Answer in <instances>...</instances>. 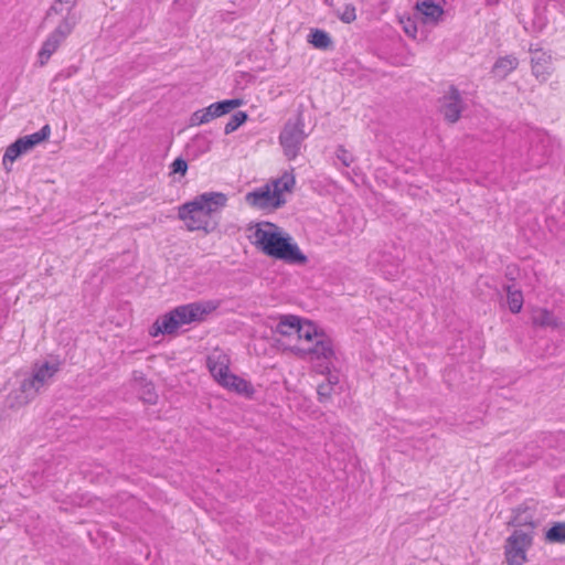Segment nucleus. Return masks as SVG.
Instances as JSON below:
<instances>
[{"label":"nucleus","instance_id":"30","mask_svg":"<svg viewBox=\"0 0 565 565\" xmlns=\"http://www.w3.org/2000/svg\"><path fill=\"white\" fill-rule=\"evenodd\" d=\"M53 14L62 15V19H63L64 15L67 14V9H65V4L62 2H58V0H55L53 2V4L49 8V10L46 11L44 21L50 20Z\"/></svg>","mask_w":565,"mask_h":565},{"label":"nucleus","instance_id":"35","mask_svg":"<svg viewBox=\"0 0 565 565\" xmlns=\"http://www.w3.org/2000/svg\"><path fill=\"white\" fill-rule=\"evenodd\" d=\"M201 116H202V113H199V110L194 111L191 116L190 125L199 126V125L205 124V121H201V119H202Z\"/></svg>","mask_w":565,"mask_h":565},{"label":"nucleus","instance_id":"2","mask_svg":"<svg viewBox=\"0 0 565 565\" xmlns=\"http://www.w3.org/2000/svg\"><path fill=\"white\" fill-rule=\"evenodd\" d=\"M247 231L250 243L264 255L275 259L284 260L287 264L305 265L308 257L292 242L291 236L284 232L278 225L263 221L249 223Z\"/></svg>","mask_w":565,"mask_h":565},{"label":"nucleus","instance_id":"32","mask_svg":"<svg viewBox=\"0 0 565 565\" xmlns=\"http://www.w3.org/2000/svg\"><path fill=\"white\" fill-rule=\"evenodd\" d=\"M337 158L343 163V166L349 167L352 162V156L348 150L344 149L343 146H339L337 149Z\"/></svg>","mask_w":565,"mask_h":565},{"label":"nucleus","instance_id":"7","mask_svg":"<svg viewBox=\"0 0 565 565\" xmlns=\"http://www.w3.org/2000/svg\"><path fill=\"white\" fill-rule=\"evenodd\" d=\"M245 202L258 210L275 211L286 204L284 194L279 190H273L269 183L246 193Z\"/></svg>","mask_w":565,"mask_h":565},{"label":"nucleus","instance_id":"27","mask_svg":"<svg viewBox=\"0 0 565 565\" xmlns=\"http://www.w3.org/2000/svg\"><path fill=\"white\" fill-rule=\"evenodd\" d=\"M545 539L551 543H565V523L554 524L545 534Z\"/></svg>","mask_w":565,"mask_h":565},{"label":"nucleus","instance_id":"39","mask_svg":"<svg viewBox=\"0 0 565 565\" xmlns=\"http://www.w3.org/2000/svg\"><path fill=\"white\" fill-rule=\"evenodd\" d=\"M487 6H494L499 2V0H484Z\"/></svg>","mask_w":565,"mask_h":565},{"label":"nucleus","instance_id":"3","mask_svg":"<svg viewBox=\"0 0 565 565\" xmlns=\"http://www.w3.org/2000/svg\"><path fill=\"white\" fill-rule=\"evenodd\" d=\"M223 192H204L178 207V217L190 232L211 234L218 230L221 212L227 204Z\"/></svg>","mask_w":565,"mask_h":565},{"label":"nucleus","instance_id":"34","mask_svg":"<svg viewBox=\"0 0 565 565\" xmlns=\"http://www.w3.org/2000/svg\"><path fill=\"white\" fill-rule=\"evenodd\" d=\"M199 113H202L201 121H205V124L215 118L213 111L210 110V106H207L206 108L199 109Z\"/></svg>","mask_w":565,"mask_h":565},{"label":"nucleus","instance_id":"1","mask_svg":"<svg viewBox=\"0 0 565 565\" xmlns=\"http://www.w3.org/2000/svg\"><path fill=\"white\" fill-rule=\"evenodd\" d=\"M276 332L278 341L294 351L310 353L329 362L335 358L331 340L312 320H279Z\"/></svg>","mask_w":565,"mask_h":565},{"label":"nucleus","instance_id":"13","mask_svg":"<svg viewBox=\"0 0 565 565\" xmlns=\"http://www.w3.org/2000/svg\"><path fill=\"white\" fill-rule=\"evenodd\" d=\"M60 369V362L56 361L54 363L45 362L41 366H39L32 376V379L23 384V388L26 390L28 386L34 387L39 390L42 385L46 383L50 379H52L55 373Z\"/></svg>","mask_w":565,"mask_h":565},{"label":"nucleus","instance_id":"12","mask_svg":"<svg viewBox=\"0 0 565 565\" xmlns=\"http://www.w3.org/2000/svg\"><path fill=\"white\" fill-rule=\"evenodd\" d=\"M218 385L230 392H234V393L242 395L246 398H252L255 394V388L249 381H247L232 372L228 373L227 376L225 377V380H223L221 383H218Z\"/></svg>","mask_w":565,"mask_h":565},{"label":"nucleus","instance_id":"9","mask_svg":"<svg viewBox=\"0 0 565 565\" xmlns=\"http://www.w3.org/2000/svg\"><path fill=\"white\" fill-rule=\"evenodd\" d=\"M220 303V300L194 301L178 306L157 318H202L214 312Z\"/></svg>","mask_w":565,"mask_h":565},{"label":"nucleus","instance_id":"37","mask_svg":"<svg viewBox=\"0 0 565 565\" xmlns=\"http://www.w3.org/2000/svg\"><path fill=\"white\" fill-rule=\"evenodd\" d=\"M156 394L153 392V387L150 385L149 390H148V396L147 397H143V399L148 403H154L156 402Z\"/></svg>","mask_w":565,"mask_h":565},{"label":"nucleus","instance_id":"16","mask_svg":"<svg viewBox=\"0 0 565 565\" xmlns=\"http://www.w3.org/2000/svg\"><path fill=\"white\" fill-rule=\"evenodd\" d=\"M519 65V60L510 54L499 57L491 68V73L494 77L504 79L510 73H512Z\"/></svg>","mask_w":565,"mask_h":565},{"label":"nucleus","instance_id":"14","mask_svg":"<svg viewBox=\"0 0 565 565\" xmlns=\"http://www.w3.org/2000/svg\"><path fill=\"white\" fill-rule=\"evenodd\" d=\"M415 9L424 23H437L444 14V8L435 0H417Z\"/></svg>","mask_w":565,"mask_h":565},{"label":"nucleus","instance_id":"6","mask_svg":"<svg viewBox=\"0 0 565 565\" xmlns=\"http://www.w3.org/2000/svg\"><path fill=\"white\" fill-rule=\"evenodd\" d=\"M533 543V524L529 531L515 530L507 540L505 559L508 565H523L526 561V551Z\"/></svg>","mask_w":565,"mask_h":565},{"label":"nucleus","instance_id":"29","mask_svg":"<svg viewBox=\"0 0 565 565\" xmlns=\"http://www.w3.org/2000/svg\"><path fill=\"white\" fill-rule=\"evenodd\" d=\"M338 18L344 23H351L356 19L355 7L351 3L344 6L342 12L337 13Z\"/></svg>","mask_w":565,"mask_h":565},{"label":"nucleus","instance_id":"24","mask_svg":"<svg viewBox=\"0 0 565 565\" xmlns=\"http://www.w3.org/2000/svg\"><path fill=\"white\" fill-rule=\"evenodd\" d=\"M172 12L179 14V19L188 21L194 12L193 3L189 0H175L172 4Z\"/></svg>","mask_w":565,"mask_h":565},{"label":"nucleus","instance_id":"21","mask_svg":"<svg viewBox=\"0 0 565 565\" xmlns=\"http://www.w3.org/2000/svg\"><path fill=\"white\" fill-rule=\"evenodd\" d=\"M507 305L511 313H519L523 306L522 291L515 289L513 286L507 287Z\"/></svg>","mask_w":565,"mask_h":565},{"label":"nucleus","instance_id":"40","mask_svg":"<svg viewBox=\"0 0 565 565\" xmlns=\"http://www.w3.org/2000/svg\"><path fill=\"white\" fill-rule=\"evenodd\" d=\"M547 315H548V311L545 310L541 318H548Z\"/></svg>","mask_w":565,"mask_h":565},{"label":"nucleus","instance_id":"36","mask_svg":"<svg viewBox=\"0 0 565 565\" xmlns=\"http://www.w3.org/2000/svg\"><path fill=\"white\" fill-rule=\"evenodd\" d=\"M544 4L542 7V12L546 14L548 7L552 4L553 8H557L558 0H543Z\"/></svg>","mask_w":565,"mask_h":565},{"label":"nucleus","instance_id":"15","mask_svg":"<svg viewBox=\"0 0 565 565\" xmlns=\"http://www.w3.org/2000/svg\"><path fill=\"white\" fill-rule=\"evenodd\" d=\"M548 140L541 138L539 141L533 142L529 149V158L532 166L540 168L547 162L550 156Z\"/></svg>","mask_w":565,"mask_h":565},{"label":"nucleus","instance_id":"38","mask_svg":"<svg viewBox=\"0 0 565 565\" xmlns=\"http://www.w3.org/2000/svg\"><path fill=\"white\" fill-rule=\"evenodd\" d=\"M276 318H288V319H291V318H300V317L296 316V315H279Z\"/></svg>","mask_w":565,"mask_h":565},{"label":"nucleus","instance_id":"19","mask_svg":"<svg viewBox=\"0 0 565 565\" xmlns=\"http://www.w3.org/2000/svg\"><path fill=\"white\" fill-rule=\"evenodd\" d=\"M551 56L541 50H535L532 53L531 65L532 72L536 77L547 75L550 68Z\"/></svg>","mask_w":565,"mask_h":565},{"label":"nucleus","instance_id":"18","mask_svg":"<svg viewBox=\"0 0 565 565\" xmlns=\"http://www.w3.org/2000/svg\"><path fill=\"white\" fill-rule=\"evenodd\" d=\"M308 43L318 50H330L333 47V41L330 34L322 29H311L307 36Z\"/></svg>","mask_w":565,"mask_h":565},{"label":"nucleus","instance_id":"28","mask_svg":"<svg viewBox=\"0 0 565 565\" xmlns=\"http://www.w3.org/2000/svg\"><path fill=\"white\" fill-rule=\"evenodd\" d=\"M58 2H62L65 4V9H67V14L64 15L62 21H65L66 19L74 20V26L79 22L81 20V13L76 10V2L77 0H58Z\"/></svg>","mask_w":565,"mask_h":565},{"label":"nucleus","instance_id":"10","mask_svg":"<svg viewBox=\"0 0 565 565\" xmlns=\"http://www.w3.org/2000/svg\"><path fill=\"white\" fill-rule=\"evenodd\" d=\"M439 111L449 124L457 122L465 109L461 93L457 86L450 85L448 92L439 98Z\"/></svg>","mask_w":565,"mask_h":565},{"label":"nucleus","instance_id":"22","mask_svg":"<svg viewBox=\"0 0 565 565\" xmlns=\"http://www.w3.org/2000/svg\"><path fill=\"white\" fill-rule=\"evenodd\" d=\"M339 384V377L337 375H329L326 382L319 384L317 393L320 402L330 399L334 393L335 387Z\"/></svg>","mask_w":565,"mask_h":565},{"label":"nucleus","instance_id":"4","mask_svg":"<svg viewBox=\"0 0 565 565\" xmlns=\"http://www.w3.org/2000/svg\"><path fill=\"white\" fill-rule=\"evenodd\" d=\"M308 136L309 132L305 131L303 109L299 108L296 114L285 122L278 137L284 156L288 160H295L300 154L301 146Z\"/></svg>","mask_w":565,"mask_h":565},{"label":"nucleus","instance_id":"11","mask_svg":"<svg viewBox=\"0 0 565 565\" xmlns=\"http://www.w3.org/2000/svg\"><path fill=\"white\" fill-rule=\"evenodd\" d=\"M230 365L231 359L228 354L217 349L206 359V366L217 384L225 380L227 374L231 373Z\"/></svg>","mask_w":565,"mask_h":565},{"label":"nucleus","instance_id":"23","mask_svg":"<svg viewBox=\"0 0 565 565\" xmlns=\"http://www.w3.org/2000/svg\"><path fill=\"white\" fill-rule=\"evenodd\" d=\"M543 4H544L543 0L535 1L534 17H533L532 24H531L533 32H537V33L542 32L548 23V19L546 17V14L544 12H542Z\"/></svg>","mask_w":565,"mask_h":565},{"label":"nucleus","instance_id":"25","mask_svg":"<svg viewBox=\"0 0 565 565\" xmlns=\"http://www.w3.org/2000/svg\"><path fill=\"white\" fill-rule=\"evenodd\" d=\"M295 175L289 172H285L280 178L273 181V190H279L280 194L284 192H291L295 186Z\"/></svg>","mask_w":565,"mask_h":565},{"label":"nucleus","instance_id":"42","mask_svg":"<svg viewBox=\"0 0 565 565\" xmlns=\"http://www.w3.org/2000/svg\"><path fill=\"white\" fill-rule=\"evenodd\" d=\"M413 30H414V32H416V26L415 25H413V28H409V31H413Z\"/></svg>","mask_w":565,"mask_h":565},{"label":"nucleus","instance_id":"31","mask_svg":"<svg viewBox=\"0 0 565 565\" xmlns=\"http://www.w3.org/2000/svg\"><path fill=\"white\" fill-rule=\"evenodd\" d=\"M188 162L182 157H178L173 160V162L170 164V173L171 174H180L185 175L188 171Z\"/></svg>","mask_w":565,"mask_h":565},{"label":"nucleus","instance_id":"41","mask_svg":"<svg viewBox=\"0 0 565 565\" xmlns=\"http://www.w3.org/2000/svg\"><path fill=\"white\" fill-rule=\"evenodd\" d=\"M413 30H414V32H416V26L415 25H413V28H409V31H413Z\"/></svg>","mask_w":565,"mask_h":565},{"label":"nucleus","instance_id":"8","mask_svg":"<svg viewBox=\"0 0 565 565\" xmlns=\"http://www.w3.org/2000/svg\"><path fill=\"white\" fill-rule=\"evenodd\" d=\"M74 20L66 19L61 21L60 24L49 34L46 40L43 42L42 47L39 52V63L41 66L45 65L52 54L58 49L61 43L72 33L74 30Z\"/></svg>","mask_w":565,"mask_h":565},{"label":"nucleus","instance_id":"26","mask_svg":"<svg viewBox=\"0 0 565 565\" xmlns=\"http://www.w3.org/2000/svg\"><path fill=\"white\" fill-rule=\"evenodd\" d=\"M248 119V115L246 111L238 110L233 114L230 120L226 122L224 127V134L230 135L237 130L242 125H244Z\"/></svg>","mask_w":565,"mask_h":565},{"label":"nucleus","instance_id":"20","mask_svg":"<svg viewBox=\"0 0 565 565\" xmlns=\"http://www.w3.org/2000/svg\"><path fill=\"white\" fill-rule=\"evenodd\" d=\"M243 99L241 98H232V99H224L216 103H213L210 105V110L213 111L215 118L224 116L235 108L243 105Z\"/></svg>","mask_w":565,"mask_h":565},{"label":"nucleus","instance_id":"17","mask_svg":"<svg viewBox=\"0 0 565 565\" xmlns=\"http://www.w3.org/2000/svg\"><path fill=\"white\" fill-rule=\"evenodd\" d=\"M189 321L190 320H156L150 329V334L152 337H158L159 334L174 335L181 324Z\"/></svg>","mask_w":565,"mask_h":565},{"label":"nucleus","instance_id":"33","mask_svg":"<svg viewBox=\"0 0 565 565\" xmlns=\"http://www.w3.org/2000/svg\"><path fill=\"white\" fill-rule=\"evenodd\" d=\"M78 72V67L76 66H70L63 71H61L55 79L58 81V79H68L71 78L74 74H76Z\"/></svg>","mask_w":565,"mask_h":565},{"label":"nucleus","instance_id":"5","mask_svg":"<svg viewBox=\"0 0 565 565\" xmlns=\"http://www.w3.org/2000/svg\"><path fill=\"white\" fill-rule=\"evenodd\" d=\"M51 135L50 125H44L39 131L18 138L7 149L2 158V163L9 171L7 162L13 163L19 157L29 152L40 143L46 141Z\"/></svg>","mask_w":565,"mask_h":565}]
</instances>
